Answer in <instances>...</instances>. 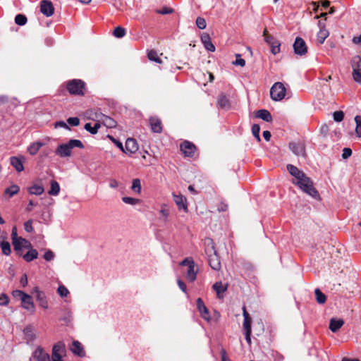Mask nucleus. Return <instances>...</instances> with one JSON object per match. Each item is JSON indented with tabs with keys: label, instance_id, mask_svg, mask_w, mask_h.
I'll return each mask as SVG.
<instances>
[{
	"label": "nucleus",
	"instance_id": "obj_1",
	"mask_svg": "<svg viewBox=\"0 0 361 361\" xmlns=\"http://www.w3.org/2000/svg\"><path fill=\"white\" fill-rule=\"evenodd\" d=\"M286 167L289 173L296 179L295 181H293L294 185L313 198L318 199L319 197V194L314 187L313 182L310 178L293 164H289Z\"/></svg>",
	"mask_w": 361,
	"mask_h": 361
},
{
	"label": "nucleus",
	"instance_id": "obj_2",
	"mask_svg": "<svg viewBox=\"0 0 361 361\" xmlns=\"http://www.w3.org/2000/svg\"><path fill=\"white\" fill-rule=\"evenodd\" d=\"M206 246L205 252L208 256L209 264L214 270L218 271L221 269V262L215 250L214 243L212 239L207 238L204 240Z\"/></svg>",
	"mask_w": 361,
	"mask_h": 361
},
{
	"label": "nucleus",
	"instance_id": "obj_3",
	"mask_svg": "<svg viewBox=\"0 0 361 361\" xmlns=\"http://www.w3.org/2000/svg\"><path fill=\"white\" fill-rule=\"evenodd\" d=\"M74 147H78L80 149L84 148V145L79 140L71 139L67 143H63L59 145L55 153L56 155L60 157H68L71 156V149Z\"/></svg>",
	"mask_w": 361,
	"mask_h": 361
},
{
	"label": "nucleus",
	"instance_id": "obj_4",
	"mask_svg": "<svg viewBox=\"0 0 361 361\" xmlns=\"http://www.w3.org/2000/svg\"><path fill=\"white\" fill-rule=\"evenodd\" d=\"M286 89L282 82H275L270 90L271 98L274 101H281L286 96Z\"/></svg>",
	"mask_w": 361,
	"mask_h": 361
},
{
	"label": "nucleus",
	"instance_id": "obj_5",
	"mask_svg": "<svg viewBox=\"0 0 361 361\" xmlns=\"http://www.w3.org/2000/svg\"><path fill=\"white\" fill-rule=\"evenodd\" d=\"M180 265L188 267L185 278L190 282L195 281L197 277V270L195 269V263L193 259L190 257H186L180 262Z\"/></svg>",
	"mask_w": 361,
	"mask_h": 361
},
{
	"label": "nucleus",
	"instance_id": "obj_6",
	"mask_svg": "<svg viewBox=\"0 0 361 361\" xmlns=\"http://www.w3.org/2000/svg\"><path fill=\"white\" fill-rule=\"evenodd\" d=\"M85 82L81 80L74 79L67 84V89L71 94H84Z\"/></svg>",
	"mask_w": 361,
	"mask_h": 361
},
{
	"label": "nucleus",
	"instance_id": "obj_7",
	"mask_svg": "<svg viewBox=\"0 0 361 361\" xmlns=\"http://www.w3.org/2000/svg\"><path fill=\"white\" fill-rule=\"evenodd\" d=\"M243 317H244L243 326V329L245 331V340L247 342V343L249 345H250L251 344V333H252V327H251L252 320H251V318L250 317L249 314L246 311V309L245 307H243Z\"/></svg>",
	"mask_w": 361,
	"mask_h": 361
},
{
	"label": "nucleus",
	"instance_id": "obj_8",
	"mask_svg": "<svg viewBox=\"0 0 361 361\" xmlns=\"http://www.w3.org/2000/svg\"><path fill=\"white\" fill-rule=\"evenodd\" d=\"M288 147L295 155L302 158L306 157L305 145L303 142H291L289 143Z\"/></svg>",
	"mask_w": 361,
	"mask_h": 361
},
{
	"label": "nucleus",
	"instance_id": "obj_9",
	"mask_svg": "<svg viewBox=\"0 0 361 361\" xmlns=\"http://www.w3.org/2000/svg\"><path fill=\"white\" fill-rule=\"evenodd\" d=\"M294 52L297 55L303 56L307 52V47L304 39L300 37H297L293 43Z\"/></svg>",
	"mask_w": 361,
	"mask_h": 361
},
{
	"label": "nucleus",
	"instance_id": "obj_10",
	"mask_svg": "<svg viewBox=\"0 0 361 361\" xmlns=\"http://www.w3.org/2000/svg\"><path fill=\"white\" fill-rule=\"evenodd\" d=\"M32 293L35 294L36 300L38 302L39 305L41 307L44 309H48V302L43 291H41L38 287H35L32 291Z\"/></svg>",
	"mask_w": 361,
	"mask_h": 361
},
{
	"label": "nucleus",
	"instance_id": "obj_11",
	"mask_svg": "<svg viewBox=\"0 0 361 361\" xmlns=\"http://www.w3.org/2000/svg\"><path fill=\"white\" fill-rule=\"evenodd\" d=\"M40 12L47 17L51 16L54 13V7L51 1L49 0L41 1Z\"/></svg>",
	"mask_w": 361,
	"mask_h": 361
},
{
	"label": "nucleus",
	"instance_id": "obj_12",
	"mask_svg": "<svg viewBox=\"0 0 361 361\" xmlns=\"http://www.w3.org/2000/svg\"><path fill=\"white\" fill-rule=\"evenodd\" d=\"M96 117L99 119V121H101L107 128H112L116 126V122L109 116L99 113L96 114Z\"/></svg>",
	"mask_w": 361,
	"mask_h": 361
},
{
	"label": "nucleus",
	"instance_id": "obj_13",
	"mask_svg": "<svg viewBox=\"0 0 361 361\" xmlns=\"http://www.w3.org/2000/svg\"><path fill=\"white\" fill-rule=\"evenodd\" d=\"M195 146L188 141H184L180 145V150L185 157H192L195 151Z\"/></svg>",
	"mask_w": 361,
	"mask_h": 361
},
{
	"label": "nucleus",
	"instance_id": "obj_14",
	"mask_svg": "<svg viewBox=\"0 0 361 361\" xmlns=\"http://www.w3.org/2000/svg\"><path fill=\"white\" fill-rule=\"evenodd\" d=\"M18 242V246L16 247H14V250L16 251L17 254L19 255H23V252H22V250L23 248H25V249H29V248H32V244L30 243V242L27 240H26L25 238H20L18 240H17Z\"/></svg>",
	"mask_w": 361,
	"mask_h": 361
},
{
	"label": "nucleus",
	"instance_id": "obj_15",
	"mask_svg": "<svg viewBox=\"0 0 361 361\" xmlns=\"http://www.w3.org/2000/svg\"><path fill=\"white\" fill-rule=\"evenodd\" d=\"M124 149L125 153H135L138 149L137 141L133 138H128L126 141V147Z\"/></svg>",
	"mask_w": 361,
	"mask_h": 361
},
{
	"label": "nucleus",
	"instance_id": "obj_16",
	"mask_svg": "<svg viewBox=\"0 0 361 361\" xmlns=\"http://www.w3.org/2000/svg\"><path fill=\"white\" fill-rule=\"evenodd\" d=\"M70 349L74 355L79 357H84L85 355L82 345L78 341H74L72 343V345Z\"/></svg>",
	"mask_w": 361,
	"mask_h": 361
},
{
	"label": "nucleus",
	"instance_id": "obj_17",
	"mask_svg": "<svg viewBox=\"0 0 361 361\" xmlns=\"http://www.w3.org/2000/svg\"><path fill=\"white\" fill-rule=\"evenodd\" d=\"M22 307L31 312H35V305L32 302V298L30 295L27 294L24 295V298H21Z\"/></svg>",
	"mask_w": 361,
	"mask_h": 361
},
{
	"label": "nucleus",
	"instance_id": "obj_18",
	"mask_svg": "<svg viewBox=\"0 0 361 361\" xmlns=\"http://www.w3.org/2000/svg\"><path fill=\"white\" fill-rule=\"evenodd\" d=\"M33 357L37 361H49L50 356L48 353H45L44 350L38 347L33 353Z\"/></svg>",
	"mask_w": 361,
	"mask_h": 361
},
{
	"label": "nucleus",
	"instance_id": "obj_19",
	"mask_svg": "<svg viewBox=\"0 0 361 361\" xmlns=\"http://www.w3.org/2000/svg\"><path fill=\"white\" fill-rule=\"evenodd\" d=\"M149 124L154 133H160L162 131L161 123L159 118L156 116L151 117L149 118Z\"/></svg>",
	"mask_w": 361,
	"mask_h": 361
},
{
	"label": "nucleus",
	"instance_id": "obj_20",
	"mask_svg": "<svg viewBox=\"0 0 361 361\" xmlns=\"http://www.w3.org/2000/svg\"><path fill=\"white\" fill-rule=\"evenodd\" d=\"M197 307L201 316L202 317V318H204L206 320H209V314L208 309L204 305L202 300L200 298L197 299Z\"/></svg>",
	"mask_w": 361,
	"mask_h": 361
},
{
	"label": "nucleus",
	"instance_id": "obj_21",
	"mask_svg": "<svg viewBox=\"0 0 361 361\" xmlns=\"http://www.w3.org/2000/svg\"><path fill=\"white\" fill-rule=\"evenodd\" d=\"M318 25L320 30L317 33V41L322 44L329 36V31L324 28V25L321 21L318 22Z\"/></svg>",
	"mask_w": 361,
	"mask_h": 361
},
{
	"label": "nucleus",
	"instance_id": "obj_22",
	"mask_svg": "<svg viewBox=\"0 0 361 361\" xmlns=\"http://www.w3.org/2000/svg\"><path fill=\"white\" fill-rule=\"evenodd\" d=\"M173 200L179 209L187 211L188 207L186 204V198L182 195L173 194Z\"/></svg>",
	"mask_w": 361,
	"mask_h": 361
},
{
	"label": "nucleus",
	"instance_id": "obj_23",
	"mask_svg": "<svg viewBox=\"0 0 361 361\" xmlns=\"http://www.w3.org/2000/svg\"><path fill=\"white\" fill-rule=\"evenodd\" d=\"M24 158L23 157H11V164L15 168L18 172H21L24 170Z\"/></svg>",
	"mask_w": 361,
	"mask_h": 361
},
{
	"label": "nucleus",
	"instance_id": "obj_24",
	"mask_svg": "<svg viewBox=\"0 0 361 361\" xmlns=\"http://www.w3.org/2000/svg\"><path fill=\"white\" fill-rule=\"evenodd\" d=\"M201 41L207 50L212 52L215 51V47L212 44L210 37L208 34H203L201 36Z\"/></svg>",
	"mask_w": 361,
	"mask_h": 361
},
{
	"label": "nucleus",
	"instance_id": "obj_25",
	"mask_svg": "<svg viewBox=\"0 0 361 361\" xmlns=\"http://www.w3.org/2000/svg\"><path fill=\"white\" fill-rule=\"evenodd\" d=\"M213 289L216 291L217 297L221 298L223 293L227 290V285H224L221 281H218L213 285Z\"/></svg>",
	"mask_w": 361,
	"mask_h": 361
},
{
	"label": "nucleus",
	"instance_id": "obj_26",
	"mask_svg": "<svg viewBox=\"0 0 361 361\" xmlns=\"http://www.w3.org/2000/svg\"><path fill=\"white\" fill-rule=\"evenodd\" d=\"M44 145V143L39 141L32 142L27 147V152L30 155H35Z\"/></svg>",
	"mask_w": 361,
	"mask_h": 361
},
{
	"label": "nucleus",
	"instance_id": "obj_27",
	"mask_svg": "<svg viewBox=\"0 0 361 361\" xmlns=\"http://www.w3.org/2000/svg\"><path fill=\"white\" fill-rule=\"evenodd\" d=\"M344 324L343 319L332 318L330 320L329 329L332 332H336Z\"/></svg>",
	"mask_w": 361,
	"mask_h": 361
},
{
	"label": "nucleus",
	"instance_id": "obj_28",
	"mask_svg": "<svg viewBox=\"0 0 361 361\" xmlns=\"http://www.w3.org/2000/svg\"><path fill=\"white\" fill-rule=\"evenodd\" d=\"M256 117L262 119L264 121L270 122L272 120L271 115L268 110L260 109L256 112Z\"/></svg>",
	"mask_w": 361,
	"mask_h": 361
},
{
	"label": "nucleus",
	"instance_id": "obj_29",
	"mask_svg": "<svg viewBox=\"0 0 361 361\" xmlns=\"http://www.w3.org/2000/svg\"><path fill=\"white\" fill-rule=\"evenodd\" d=\"M66 346L63 342L59 341L54 346L52 349V353L59 354L61 355H64L66 354Z\"/></svg>",
	"mask_w": 361,
	"mask_h": 361
},
{
	"label": "nucleus",
	"instance_id": "obj_30",
	"mask_svg": "<svg viewBox=\"0 0 361 361\" xmlns=\"http://www.w3.org/2000/svg\"><path fill=\"white\" fill-rule=\"evenodd\" d=\"M218 105L221 109H229L231 104L228 97L224 94H221L218 98Z\"/></svg>",
	"mask_w": 361,
	"mask_h": 361
},
{
	"label": "nucleus",
	"instance_id": "obj_31",
	"mask_svg": "<svg viewBox=\"0 0 361 361\" xmlns=\"http://www.w3.org/2000/svg\"><path fill=\"white\" fill-rule=\"evenodd\" d=\"M28 250V252L23 255V259L26 262H30L37 258L38 252L35 249H33L32 247L29 248Z\"/></svg>",
	"mask_w": 361,
	"mask_h": 361
},
{
	"label": "nucleus",
	"instance_id": "obj_32",
	"mask_svg": "<svg viewBox=\"0 0 361 361\" xmlns=\"http://www.w3.org/2000/svg\"><path fill=\"white\" fill-rule=\"evenodd\" d=\"M27 190L30 195H40L44 191V188L42 185H38V184H34L33 185L29 187Z\"/></svg>",
	"mask_w": 361,
	"mask_h": 361
},
{
	"label": "nucleus",
	"instance_id": "obj_33",
	"mask_svg": "<svg viewBox=\"0 0 361 361\" xmlns=\"http://www.w3.org/2000/svg\"><path fill=\"white\" fill-rule=\"evenodd\" d=\"M20 191V187L17 185H12L10 187L7 188L4 190L5 195H8V197H11L13 195L18 193Z\"/></svg>",
	"mask_w": 361,
	"mask_h": 361
},
{
	"label": "nucleus",
	"instance_id": "obj_34",
	"mask_svg": "<svg viewBox=\"0 0 361 361\" xmlns=\"http://www.w3.org/2000/svg\"><path fill=\"white\" fill-rule=\"evenodd\" d=\"M353 71H361V56H355L353 58L351 61Z\"/></svg>",
	"mask_w": 361,
	"mask_h": 361
},
{
	"label": "nucleus",
	"instance_id": "obj_35",
	"mask_svg": "<svg viewBox=\"0 0 361 361\" xmlns=\"http://www.w3.org/2000/svg\"><path fill=\"white\" fill-rule=\"evenodd\" d=\"M60 191L59 184L55 181L52 180L51 182V188L49 190L48 193L51 195H57Z\"/></svg>",
	"mask_w": 361,
	"mask_h": 361
},
{
	"label": "nucleus",
	"instance_id": "obj_36",
	"mask_svg": "<svg viewBox=\"0 0 361 361\" xmlns=\"http://www.w3.org/2000/svg\"><path fill=\"white\" fill-rule=\"evenodd\" d=\"M317 302L319 304H324L326 300V295L319 289L316 288L314 290Z\"/></svg>",
	"mask_w": 361,
	"mask_h": 361
},
{
	"label": "nucleus",
	"instance_id": "obj_37",
	"mask_svg": "<svg viewBox=\"0 0 361 361\" xmlns=\"http://www.w3.org/2000/svg\"><path fill=\"white\" fill-rule=\"evenodd\" d=\"M355 135L357 137H361V116L357 115L355 118Z\"/></svg>",
	"mask_w": 361,
	"mask_h": 361
},
{
	"label": "nucleus",
	"instance_id": "obj_38",
	"mask_svg": "<svg viewBox=\"0 0 361 361\" xmlns=\"http://www.w3.org/2000/svg\"><path fill=\"white\" fill-rule=\"evenodd\" d=\"M131 189L133 192L140 194L141 192V182L139 178H135L133 180Z\"/></svg>",
	"mask_w": 361,
	"mask_h": 361
},
{
	"label": "nucleus",
	"instance_id": "obj_39",
	"mask_svg": "<svg viewBox=\"0 0 361 361\" xmlns=\"http://www.w3.org/2000/svg\"><path fill=\"white\" fill-rule=\"evenodd\" d=\"M20 238V237H18V235L17 228L13 226L11 231V239L13 247H16L18 246V244L17 240H18Z\"/></svg>",
	"mask_w": 361,
	"mask_h": 361
},
{
	"label": "nucleus",
	"instance_id": "obj_40",
	"mask_svg": "<svg viewBox=\"0 0 361 361\" xmlns=\"http://www.w3.org/2000/svg\"><path fill=\"white\" fill-rule=\"evenodd\" d=\"M1 250L4 255H9L11 252L10 243L7 241H4L1 244Z\"/></svg>",
	"mask_w": 361,
	"mask_h": 361
},
{
	"label": "nucleus",
	"instance_id": "obj_41",
	"mask_svg": "<svg viewBox=\"0 0 361 361\" xmlns=\"http://www.w3.org/2000/svg\"><path fill=\"white\" fill-rule=\"evenodd\" d=\"M27 18L23 14H18L15 17V23L18 25H24L27 23Z\"/></svg>",
	"mask_w": 361,
	"mask_h": 361
},
{
	"label": "nucleus",
	"instance_id": "obj_42",
	"mask_svg": "<svg viewBox=\"0 0 361 361\" xmlns=\"http://www.w3.org/2000/svg\"><path fill=\"white\" fill-rule=\"evenodd\" d=\"M148 59L150 60V61H155L158 63H161V60L159 59V56H158V54L157 53L156 51L154 50H151L149 53H148Z\"/></svg>",
	"mask_w": 361,
	"mask_h": 361
},
{
	"label": "nucleus",
	"instance_id": "obj_43",
	"mask_svg": "<svg viewBox=\"0 0 361 361\" xmlns=\"http://www.w3.org/2000/svg\"><path fill=\"white\" fill-rule=\"evenodd\" d=\"M260 127L258 124H254L252 126V133L254 137L257 139L258 142L261 141V138L259 136Z\"/></svg>",
	"mask_w": 361,
	"mask_h": 361
},
{
	"label": "nucleus",
	"instance_id": "obj_44",
	"mask_svg": "<svg viewBox=\"0 0 361 361\" xmlns=\"http://www.w3.org/2000/svg\"><path fill=\"white\" fill-rule=\"evenodd\" d=\"M126 35V30L122 27H116L114 30V35L116 37L121 38Z\"/></svg>",
	"mask_w": 361,
	"mask_h": 361
},
{
	"label": "nucleus",
	"instance_id": "obj_45",
	"mask_svg": "<svg viewBox=\"0 0 361 361\" xmlns=\"http://www.w3.org/2000/svg\"><path fill=\"white\" fill-rule=\"evenodd\" d=\"M269 46L271 47V51L273 54L276 55L280 52L281 43L278 40L274 42V43Z\"/></svg>",
	"mask_w": 361,
	"mask_h": 361
},
{
	"label": "nucleus",
	"instance_id": "obj_46",
	"mask_svg": "<svg viewBox=\"0 0 361 361\" xmlns=\"http://www.w3.org/2000/svg\"><path fill=\"white\" fill-rule=\"evenodd\" d=\"M122 200L126 204H131V205H135L140 202V200L139 199L133 198V197H122Z\"/></svg>",
	"mask_w": 361,
	"mask_h": 361
},
{
	"label": "nucleus",
	"instance_id": "obj_47",
	"mask_svg": "<svg viewBox=\"0 0 361 361\" xmlns=\"http://www.w3.org/2000/svg\"><path fill=\"white\" fill-rule=\"evenodd\" d=\"M57 293L62 298L66 297L69 294V291H68V288L66 286H64L63 285H60L59 286V288L57 289Z\"/></svg>",
	"mask_w": 361,
	"mask_h": 361
},
{
	"label": "nucleus",
	"instance_id": "obj_48",
	"mask_svg": "<svg viewBox=\"0 0 361 361\" xmlns=\"http://www.w3.org/2000/svg\"><path fill=\"white\" fill-rule=\"evenodd\" d=\"M334 120L336 122H341L344 118V113L342 111H337L333 114Z\"/></svg>",
	"mask_w": 361,
	"mask_h": 361
},
{
	"label": "nucleus",
	"instance_id": "obj_49",
	"mask_svg": "<svg viewBox=\"0 0 361 361\" xmlns=\"http://www.w3.org/2000/svg\"><path fill=\"white\" fill-rule=\"evenodd\" d=\"M264 37L265 42L269 44H272L276 39L271 35H268L267 29L264 31Z\"/></svg>",
	"mask_w": 361,
	"mask_h": 361
},
{
	"label": "nucleus",
	"instance_id": "obj_50",
	"mask_svg": "<svg viewBox=\"0 0 361 361\" xmlns=\"http://www.w3.org/2000/svg\"><path fill=\"white\" fill-rule=\"evenodd\" d=\"M196 25L198 28L203 30L206 27L207 23L204 18L202 17H197L196 19Z\"/></svg>",
	"mask_w": 361,
	"mask_h": 361
},
{
	"label": "nucleus",
	"instance_id": "obj_51",
	"mask_svg": "<svg viewBox=\"0 0 361 361\" xmlns=\"http://www.w3.org/2000/svg\"><path fill=\"white\" fill-rule=\"evenodd\" d=\"M67 123L72 126H78L80 123V120L78 117H70L67 119Z\"/></svg>",
	"mask_w": 361,
	"mask_h": 361
},
{
	"label": "nucleus",
	"instance_id": "obj_52",
	"mask_svg": "<svg viewBox=\"0 0 361 361\" xmlns=\"http://www.w3.org/2000/svg\"><path fill=\"white\" fill-rule=\"evenodd\" d=\"M233 63L235 66H240L241 67H243L245 65V61L240 58V54H236V60L233 61Z\"/></svg>",
	"mask_w": 361,
	"mask_h": 361
},
{
	"label": "nucleus",
	"instance_id": "obj_53",
	"mask_svg": "<svg viewBox=\"0 0 361 361\" xmlns=\"http://www.w3.org/2000/svg\"><path fill=\"white\" fill-rule=\"evenodd\" d=\"M108 137L116 145L117 147H118L122 152H125L124 147L121 142L115 139L114 137L111 135H108Z\"/></svg>",
	"mask_w": 361,
	"mask_h": 361
},
{
	"label": "nucleus",
	"instance_id": "obj_54",
	"mask_svg": "<svg viewBox=\"0 0 361 361\" xmlns=\"http://www.w3.org/2000/svg\"><path fill=\"white\" fill-rule=\"evenodd\" d=\"M24 333L26 336V337L30 339V340H33L35 339V334L32 333V329L30 327H26L25 329H24Z\"/></svg>",
	"mask_w": 361,
	"mask_h": 361
},
{
	"label": "nucleus",
	"instance_id": "obj_55",
	"mask_svg": "<svg viewBox=\"0 0 361 361\" xmlns=\"http://www.w3.org/2000/svg\"><path fill=\"white\" fill-rule=\"evenodd\" d=\"M43 257L46 261L49 262L54 258V254L51 250H48L47 251L45 252Z\"/></svg>",
	"mask_w": 361,
	"mask_h": 361
},
{
	"label": "nucleus",
	"instance_id": "obj_56",
	"mask_svg": "<svg viewBox=\"0 0 361 361\" xmlns=\"http://www.w3.org/2000/svg\"><path fill=\"white\" fill-rule=\"evenodd\" d=\"M157 12L159 14L166 15L172 13L173 12V9L169 7H163L160 10H158Z\"/></svg>",
	"mask_w": 361,
	"mask_h": 361
},
{
	"label": "nucleus",
	"instance_id": "obj_57",
	"mask_svg": "<svg viewBox=\"0 0 361 361\" xmlns=\"http://www.w3.org/2000/svg\"><path fill=\"white\" fill-rule=\"evenodd\" d=\"M159 214L161 216V218L162 219V220L166 222L167 221V219H168V216L169 214V210L167 209H165L163 207L159 211Z\"/></svg>",
	"mask_w": 361,
	"mask_h": 361
},
{
	"label": "nucleus",
	"instance_id": "obj_58",
	"mask_svg": "<svg viewBox=\"0 0 361 361\" xmlns=\"http://www.w3.org/2000/svg\"><path fill=\"white\" fill-rule=\"evenodd\" d=\"M24 228L28 233H31L33 231L32 219H30V220L27 221L26 222H25Z\"/></svg>",
	"mask_w": 361,
	"mask_h": 361
},
{
	"label": "nucleus",
	"instance_id": "obj_59",
	"mask_svg": "<svg viewBox=\"0 0 361 361\" xmlns=\"http://www.w3.org/2000/svg\"><path fill=\"white\" fill-rule=\"evenodd\" d=\"M352 155V149L348 147H345L343 149L342 157L344 159L349 158Z\"/></svg>",
	"mask_w": 361,
	"mask_h": 361
},
{
	"label": "nucleus",
	"instance_id": "obj_60",
	"mask_svg": "<svg viewBox=\"0 0 361 361\" xmlns=\"http://www.w3.org/2000/svg\"><path fill=\"white\" fill-rule=\"evenodd\" d=\"M353 78L355 82L361 84V71H353Z\"/></svg>",
	"mask_w": 361,
	"mask_h": 361
},
{
	"label": "nucleus",
	"instance_id": "obj_61",
	"mask_svg": "<svg viewBox=\"0 0 361 361\" xmlns=\"http://www.w3.org/2000/svg\"><path fill=\"white\" fill-rule=\"evenodd\" d=\"M9 302L8 297L6 294H1L0 295V305L5 306Z\"/></svg>",
	"mask_w": 361,
	"mask_h": 361
},
{
	"label": "nucleus",
	"instance_id": "obj_62",
	"mask_svg": "<svg viewBox=\"0 0 361 361\" xmlns=\"http://www.w3.org/2000/svg\"><path fill=\"white\" fill-rule=\"evenodd\" d=\"M84 128L90 132L91 134L92 135H95L97 134L94 128V126H92L91 123H85V126H84Z\"/></svg>",
	"mask_w": 361,
	"mask_h": 361
},
{
	"label": "nucleus",
	"instance_id": "obj_63",
	"mask_svg": "<svg viewBox=\"0 0 361 361\" xmlns=\"http://www.w3.org/2000/svg\"><path fill=\"white\" fill-rule=\"evenodd\" d=\"M177 283H178V286L180 288V289L183 292L186 293L187 287H186L185 283L183 281H181L180 279H178L177 280Z\"/></svg>",
	"mask_w": 361,
	"mask_h": 361
},
{
	"label": "nucleus",
	"instance_id": "obj_64",
	"mask_svg": "<svg viewBox=\"0 0 361 361\" xmlns=\"http://www.w3.org/2000/svg\"><path fill=\"white\" fill-rule=\"evenodd\" d=\"M27 293H24L22 290H16L13 292V295L14 297H19L20 299L24 298V295H26Z\"/></svg>",
	"mask_w": 361,
	"mask_h": 361
}]
</instances>
